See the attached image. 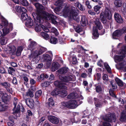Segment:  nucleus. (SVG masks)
Segmentation results:
<instances>
[{
  "label": "nucleus",
  "instance_id": "39",
  "mask_svg": "<svg viewBox=\"0 0 126 126\" xmlns=\"http://www.w3.org/2000/svg\"><path fill=\"white\" fill-rule=\"evenodd\" d=\"M41 35L44 39L46 40H47L49 38V35L45 32H41Z\"/></svg>",
  "mask_w": 126,
  "mask_h": 126
},
{
  "label": "nucleus",
  "instance_id": "30",
  "mask_svg": "<svg viewBox=\"0 0 126 126\" xmlns=\"http://www.w3.org/2000/svg\"><path fill=\"white\" fill-rule=\"evenodd\" d=\"M7 50L10 51L13 53H14L15 52L16 48V47L13 45H9L7 47Z\"/></svg>",
  "mask_w": 126,
  "mask_h": 126
},
{
  "label": "nucleus",
  "instance_id": "32",
  "mask_svg": "<svg viewBox=\"0 0 126 126\" xmlns=\"http://www.w3.org/2000/svg\"><path fill=\"white\" fill-rule=\"evenodd\" d=\"M51 70L53 71H55L58 69L59 67V64L58 63L54 62L52 64Z\"/></svg>",
  "mask_w": 126,
  "mask_h": 126
},
{
  "label": "nucleus",
  "instance_id": "55",
  "mask_svg": "<svg viewBox=\"0 0 126 126\" xmlns=\"http://www.w3.org/2000/svg\"><path fill=\"white\" fill-rule=\"evenodd\" d=\"M41 28L43 30L46 32H49V30L47 28L45 27L43 25H41Z\"/></svg>",
  "mask_w": 126,
  "mask_h": 126
},
{
  "label": "nucleus",
  "instance_id": "64",
  "mask_svg": "<svg viewBox=\"0 0 126 126\" xmlns=\"http://www.w3.org/2000/svg\"><path fill=\"white\" fill-rule=\"evenodd\" d=\"M48 106L49 107H51V106L54 105V103L53 101H50L47 103Z\"/></svg>",
  "mask_w": 126,
  "mask_h": 126
},
{
  "label": "nucleus",
  "instance_id": "57",
  "mask_svg": "<svg viewBox=\"0 0 126 126\" xmlns=\"http://www.w3.org/2000/svg\"><path fill=\"white\" fill-rule=\"evenodd\" d=\"M49 84V82H45L42 83L41 84V86L43 87H46Z\"/></svg>",
  "mask_w": 126,
  "mask_h": 126
},
{
  "label": "nucleus",
  "instance_id": "48",
  "mask_svg": "<svg viewBox=\"0 0 126 126\" xmlns=\"http://www.w3.org/2000/svg\"><path fill=\"white\" fill-rule=\"evenodd\" d=\"M44 79V75L42 74L37 77V81H38L40 82L41 81L43 80Z\"/></svg>",
  "mask_w": 126,
  "mask_h": 126
},
{
  "label": "nucleus",
  "instance_id": "12",
  "mask_svg": "<svg viewBox=\"0 0 126 126\" xmlns=\"http://www.w3.org/2000/svg\"><path fill=\"white\" fill-rule=\"evenodd\" d=\"M0 96L1 97V99L3 102L7 104L9 101V96L6 93L4 94L2 91H0Z\"/></svg>",
  "mask_w": 126,
  "mask_h": 126
},
{
  "label": "nucleus",
  "instance_id": "35",
  "mask_svg": "<svg viewBox=\"0 0 126 126\" xmlns=\"http://www.w3.org/2000/svg\"><path fill=\"white\" fill-rule=\"evenodd\" d=\"M102 79L104 83L105 84H109V82L110 81H109L108 76L107 74H104L103 75L102 77Z\"/></svg>",
  "mask_w": 126,
  "mask_h": 126
},
{
  "label": "nucleus",
  "instance_id": "49",
  "mask_svg": "<svg viewBox=\"0 0 126 126\" xmlns=\"http://www.w3.org/2000/svg\"><path fill=\"white\" fill-rule=\"evenodd\" d=\"M20 2L24 6H27L28 4V3L26 0H20Z\"/></svg>",
  "mask_w": 126,
  "mask_h": 126
},
{
  "label": "nucleus",
  "instance_id": "41",
  "mask_svg": "<svg viewBox=\"0 0 126 126\" xmlns=\"http://www.w3.org/2000/svg\"><path fill=\"white\" fill-rule=\"evenodd\" d=\"M26 95L31 97H32L33 96V93L30 89H29L28 91L26 92Z\"/></svg>",
  "mask_w": 126,
  "mask_h": 126
},
{
  "label": "nucleus",
  "instance_id": "2",
  "mask_svg": "<svg viewBox=\"0 0 126 126\" xmlns=\"http://www.w3.org/2000/svg\"><path fill=\"white\" fill-rule=\"evenodd\" d=\"M59 79L61 80V81L57 80L55 81L54 83L55 85L59 88V89H62L66 91L67 87L65 85H67L69 84L73 86L75 85V83L69 82V81L74 80L73 77L71 75L63 77L60 76Z\"/></svg>",
  "mask_w": 126,
  "mask_h": 126
},
{
  "label": "nucleus",
  "instance_id": "56",
  "mask_svg": "<svg viewBox=\"0 0 126 126\" xmlns=\"http://www.w3.org/2000/svg\"><path fill=\"white\" fill-rule=\"evenodd\" d=\"M85 4L87 7L89 9H91L92 8L90 4V3L88 0L85 3Z\"/></svg>",
  "mask_w": 126,
  "mask_h": 126
},
{
  "label": "nucleus",
  "instance_id": "25",
  "mask_svg": "<svg viewBox=\"0 0 126 126\" xmlns=\"http://www.w3.org/2000/svg\"><path fill=\"white\" fill-rule=\"evenodd\" d=\"M69 70L68 68L66 67L62 68L59 70L58 71L59 74H64L67 73Z\"/></svg>",
  "mask_w": 126,
  "mask_h": 126
},
{
  "label": "nucleus",
  "instance_id": "27",
  "mask_svg": "<svg viewBox=\"0 0 126 126\" xmlns=\"http://www.w3.org/2000/svg\"><path fill=\"white\" fill-rule=\"evenodd\" d=\"M78 97V95L77 93H73L68 95L67 98L68 99H70L76 98H77Z\"/></svg>",
  "mask_w": 126,
  "mask_h": 126
},
{
  "label": "nucleus",
  "instance_id": "19",
  "mask_svg": "<svg viewBox=\"0 0 126 126\" xmlns=\"http://www.w3.org/2000/svg\"><path fill=\"white\" fill-rule=\"evenodd\" d=\"M126 65V62L124 60H123L120 62L118 64H116V67L117 69L121 70L124 66Z\"/></svg>",
  "mask_w": 126,
  "mask_h": 126
},
{
  "label": "nucleus",
  "instance_id": "28",
  "mask_svg": "<svg viewBox=\"0 0 126 126\" xmlns=\"http://www.w3.org/2000/svg\"><path fill=\"white\" fill-rule=\"evenodd\" d=\"M104 12H102L100 14V20L101 22L104 24H106L107 22V20L106 19V17L104 15Z\"/></svg>",
  "mask_w": 126,
  "mask_h": 126
},
{
  "label": "nucleus",
  "instance_id": "11",
  "mask_svg": "<svg viewBox=\"0 0 126 126\" xmlns=\"http://www.w3.org/2000/svg\"><path fill=\"white\" fill-rule=\"evenodd\" d=\"M44 61L46 63V64L47 67H49L50 65L52 60L50 56L48 54L43 55Z\"/></svg>",
  "mask_w": 126,
  "mask_h": 126
},
{
  "label": "nucleus",
  "instance_id": "37",
  "mask_svg": "<svg viewBox=\"0 0 126 126\" xmlns=\"http://www.w3.org/2000/svg\"><path fill=\"white\" fill-rule=\"evenodd\" d=\"M78 7L79 9L81 11H84L85 8L84 6L78 2H77L75 4Z\"/></svg>",
  "mask_w": 126,
  "mask_h": 126
},
{
  "label": "nucleus",
  "instance_id": "22",
  "mask_svg": "<svg viewBox=\"0 0 126 126\" xmlns=\"http://www.w3.org/2000/svg\"><path fill=\"white\" fill-rule=\"evenodd\" d=\"M94 102L95 106L97 107L100 108L101 107V101L96 98L94 97Z\"/></svg>",
  "mask_w": 126,
  "mask_h": 126
},
{
  "label": "nucleus",
  "instance_id": "8",
  "mask_svg": "<svg viewBox=\"0 0 126 126\" xmlns=\"http://www.w3.org/2000/svg\"><path fill=\"white\" fill-rule=\"evenodd\" d=\"M51 94L52 96L58 95L61 97H63L66 96L67 93L65 90L56 88L51 92Z\"/></svg>",
  "mask_w": 126,
  "mask_h": 126
},
{
  "label": "nucleus",
  "instance_id": "4",
  "mask_svg": "<svg viewBox=\"0 0 126 126\" xmlns=\"http://www.w3.org/2000/svg\"><path fill=\"white\" fill-rule=\"evenodd\" d=\"M40 10V14L42 15L44 19H45L47 20H51L52 23L54 24H56L57 22L55 19L56 17L51 14H50L46 12L44 10Z\"/></svg>",
  "mask_w": 126,
  "mask_h": 126
},
{
  "label": "nucleus",
  "instance_id": "33",
  "mask_svg": "<svg viewBox=\"0 0 126 126\" xmlns=\"http://www.w3.org/2000/svg\"><path fill=\"white\" fill-rule=\"evenodd\" d=\"M20 106L18 105L17 106L15 112H13V113L16 117H19L20 115Z\"/></svg>",
  "mask_w": 126,
  "mask_h": 126
},
{
  "label": "nucleus",
  "instance_id": "26",
  "mask_svg": "<svg viewBox=\"0 0 126 126\" xmlns=\"http://www.w3.org/2000/svg\"><path fill=\"white\" fill-rule=\"evenodd\" d=\"M15 9L17 12H26L27 10L23 7L19 6L17 5L16 6Z\"/></svg>",
  "mask_w": 126,
  "mask_h": 126
},
{
  "label": "nucleus",
  "instance_id": "14",
  "mask_svg": "<svg viewBox=\"0 0 126 126\" xmlns=\"http://www.w3.org/2000/svg\"><path fill=\"white\" fill-rule=\"evenodd\" d=\"M48 119L51 123L57 124L59 122V119L57 117L54 116H48Z\"/></svg>",
  "mask_w": 126,
  "mask_h": 126
},
{
  "label": "nucleus",
  "instance_id": "42",
  "mask_svg": "<svg viewBox=\"0 0 126 126\" xmlns=\"http://www.w3.org/2000/svg\"><path fill=\"white\" fill-rule=\"evenodd\" d=\"M74 28L75 31L78 33L81 32L82 31V29L80 26L77 25L76 26H74Z\"/></svg>",
  "mask_w": 126,
  "mask_h": 126
},
{
  "label": "nucleus",
  "instance_id": "5",
  "mask_svg": "<svg viewBox=\"0 0 126 126\" xmlns=\"http://www.w3.org/2000/svg\"><path fill=\"white\" fill-rule=\"evenodd\" d=\"M2 24L4 27L2 30L3 36H4L9 33L10 30H12L13 25L12 23L8 24L7 21L5 19L2 20Z\"/></svg>",
  "mask_w": 126,
  "mask_h": 126
},
{
  "label": "nucleus",
  "instance_id": "1",
  "mask_svg": "<svg viewBox=\"0 0 126 126\" xmlns=\"http://www.w3.org/2000/svg\"><path fill=\"white\" fill-rule=\"evenodd\" d=\"M33 4L37 10V13H33L32 14V16L34 19L35 23L33 26L35 27L36 31L39 32L41 30V25H42L41 24L43 23L44 21V18L40 14V10H45L47 8L38 3H34Z\"/></svg>",
  "mask_w": 126,
  "mask_h": 126
},
{
  "label": "nucleus",
  "instance_id": "21",
  "mask_svg": "<svg viewBox=\"0 0 126 126\" xmlns=\"http://www.w3.org/2000/svg\"><path fill=\"white\" fill-rule=\"evenodd\" d=\"M93 36H92L93 39H96L98 37L99 35L98 32V30L96 27H93Z\"/></svg>",
  "mask_w": 126,
  "mask_h": 126
},
{
  "label": "nucleus",
  "instance_id": "18",
  "mask_svg": "<svg viewBox=\"0 0 126 126\" xmlns=\"http://www.w3.org/2000/svg\"><path fill=\"white\" fill-rule=\"evenodd\" d=\"M27 105L30 108L32 109L34 106V102L33 100L32 99H27L25 100Z\"/></svg>",
  "mask_w": 126,
  "mask_h": 126
},
{
  "label": "nucleus",
  "instance_id": "44",
  "mask_svg": "<svg viewBox=\"0 0 126 126\" xmlns=\"http://www.w3.org/2000/svg\"><path fill=\"white\" fill-rule=\"evenodd\" d=\"M115 80L119 86L121 87L123 86V83L120 79L118 78H117L115 79Z\"/></svg>",
  "mask_w": 126,
  "mask_h": 126
},
{
  "label": "nucleus",
  "instance_id": "36",
  "mask_svg": "<svg viewBox=\"0 0 126 126\" xmlns=\"http://www.w3.org/2000/svg\"><path fill=\"white\" fill-rule=\"evenodd\" d=\"M21 15V19L22 21H24L27 20L30 17L26 12H23Z\"/></svg>",
  "mask_w": 126,
  "mask_h": 126
},
{
  "label": "nucleus",
  "instance_id": "20",
  "mask_svg": "<svg viewBox=\"0 0 126 126\" xmlns=\"http://www.w3.org/2000/svg\"><path fill=\"white\" fill-rule=\"evenodd\" d=\"M34 24V23H33L32 20L30 17L27 20V22L25 23L26 26L29 27L33 26Z\"/></svg>",
  "mask_w": 126,
  "mask_h": 126
},
{
  "label": "nucleus",
  "instance_id": "43",
  "mask_svg": "<svg viewBox=\"0 0 126 126\" xmlns=\"http://www.w3.org/2000/svg\"><path fill=\"white\" fill-rule=\"evenodd\" d=\"M50 43L52 44H55L57 42V40L54 37L51 36L50 37Z\"/></svg>",
  "mask_w": 126,
  "mask_h": 126
},
{
  "label": "nucleus",
  "instance_id": "34",
  "mask_svg": "<svg viewBox=\"0 0 126 126\" xmlns=\"http://www.w3.org/2000/svg\"><path fill=\"white\" fill-rule=\"evenodd\" d=\"M87 23V21L86 17L84 16L81 17V20L80 21V23L81 25L83 26H86V24Z\"/></svg>",
  "mask_w": 126,
  "mask_h": 126
},
{
  "label": "nucleus",
  "instance_id": "62",
  "mask_svg": "<svg viewBox=\"0 0 126 126\" xmlns=\"http://www.w3.org/2000/svg\"><path fill=\"white\" fill-rule=\"evenodd\" d=\"M14 121H11V122H9L7 123V124L9 126H14L15 125Z\"/></svg>",
  "mask_w": 126,
  "mask_h": 126
},
{
  "label": "nucleus",
  "instance_id": "10",
  "mask_svg": "<svg viewBox=\"0 0 126 126\" xmlns=\"http://www.w3.org/2000/svg\"><path fill=\"white\" fill-rule=\"evenodd\" d=\"M105 9L104 15L106 18L109 20H110L111 18V15L110 12V8L109 5L107 3L105 4Z\"/></svg>",
  "mask_w": 126,
  "mask_h": 126
},
{
  "label": "nucleus",
  "instance_id": "40",
  "mask_svg": "<svg viewBox=\"0 0 126 126\" xmlns=\"http://www.w3.org/2000/svg\"><path fill=\"white\" fill-rule=\"evenodd\" d=\"M101 7L98 5L95 6L94 7V11L96 12V14H98L100 12V9Z\"/></svg>",
  "mask_w": 126,
  "mask_h": 126
},
{
  "label": "nucleus",
  "instance_id": "53",
  "mask_svg": "<svg viewBox=\"0 0 126 126\" xmlns=\"http://www.w3.org/2000/svg\"><path fill=\"white\" fill-rule=\"evenodd\" d=\"M109 82H110V84L111 85L113 89H115L117 88V86L115 84H113V81L112 80L111 81H110Z\"/></svg>",
  "mask_w": 126,
  "mask_h": 126
},
{
  "label": "nucleus",
  "instance_id": "17",
  "mask_svg": "<svg viewBox=\"0 0 126 126\" xmlns=\"http://www.w3.org/2000/svg\"><path fill=\"white\" fill-rule=\"evenodd\" d=\"M1 85L6 88L8 92L11 93L12 92L11 89L10 88V84L8 82H4L0 83Z\"/></svg>",
  "mask_w": 126,
  "mask_h": 126
},
{
  "label": "nucleus",
  "instance_id": "29",
  "mask_svg": "<svg viewBox=\"0 0 126 126\" xmlns=\"http://www.w3.org/2000/svg\"><path fill=\"white\" fill-rule=\"evenodd\" d=\"M120 120L121 122H126V112L125 111L122 112L121 113Z\"/></svg>",
  "mask_w": 126,
  "mask_h": 126
},
{
  "label": "nucleus",
  "instance_id": "61",
  "mask_svg": "<svg viewBox=\"0 0 126 126\" xmlns=\"http://www.w3.org/2000/svg\"><path fill=\"white\" fill-rule=\"evenodd\" d=\"M5 109L4 105H2L0 102V111H4L5 110Z\"/></svg>",
  "mask_w": 126,
  "mask_h": 126
},
{
  "label": "nucleus",
  "instance_id": "58",
  "mask_svg": "<svg viewBox=\"0 0 126 126\" xmlns=\"http://www.w3.org/2000/svg\"><path fill=\"white\" fill-rule=\"evenodd\" d=\"M35 52H36L38 56L42 54L43 52L42 51V50H40V48L38 50H36L35 51Z\"/></svg>",
  "mask_w": 126,
  "mask_h": 126
},
{
  "label": "nucleus",
  "instance_id": "9",
  "mask_svg": "<svg viewBox=\"0 0 126 126\" xmlns=\"http://www.w3.org/2000/svg\"><path fill=\"white\" fill-rule=\"evenodd\" d=\"M62 105L70 109H74L78 106L77 102L75 100H70L67 102H63Z\"/></svg>",
  "mask_w": 126,
  "mask_h": 126
},
{
  "label": "nucleus",
  "instance_id": "16",
  "mask_svg": "<svg viewBox=\"0 0 126 126\" xmlns=\"http://www.w3.org/2000/svg\"><path fill=\"white\" fill-rule=\"evenodd\" d=\"M36 42L34 41H31L28 46L27 48L31 51H32L36 48Z\"/></svg>",
  "mask_w": 126,
  "mask_h": 126
},
{
  "label": "nucleus",
  "instance_id": "54",
  "mask_svg": "<svg viewBox=\"0 0 126 126\" xmlns=\"http://www.w3.org/2000/svg\"><path fill=\"white\" fill-rule=\"evenodd\" d=\"M30 83L31 85H34L36 83V81L34 79L32 78H30Z\"/></svg>",
  "mask_w": 126,
  "mask_h": 126
},
{
  "label": "nucleus",
  "instance_id": "51",
  "mask_svg": "<svg viewBox=\"0 0 126 126\" xmlns=\"http://www.w3.org/2000/svg\"><path fill=\"white\" fill-rule=\"evenodd\" d=\"M96 92L98 93L101 92L102 91V89L101 86H97L96 88Z\"/></svg>",
  "mask_w": 126,
  "mask_h": 126
},
{
  "label": "nucleus",
  "instance_id": "50",
  "mask_svg": "<svg viewBox=\"0 0 126 126\" xmlns=\"http://www.w3.org/2000/svg\"><path fill=\"white\" fill-rule=\"evenodd\" d=\"M14 99L15 101L13 102V104L14 106V108L13 109V110L14 111V110H15L16 108V106L17 103V101H18L17 98L16 97L14 98Z\"/></svg>",
  "mask_w": 126,
  "mask_h": 126
},
{
  "label": "nucleus",
  "instance_id": "6",
  "mask_svg": "<svg viewBox=\"0 0 126 126\" xmlns=\"http://www.w3.org/2000/svg\"><path fill=\"white\" fill-rule=\"evenodd\" d=\"M105 121L103 122V126H111V125L108 122H115V117L114 115L110 113L106 115L103 117Z\"/></svg>",
  "mask_w": 126,
  "mask_h": 126
},
{
  "label": "nucleus",
  "instance_id": "23",
  "mask_svg": "<svg viewBox=\"0 0 126 126\" xmlns=\"http://www.w3.org/2000/svg\"><path fill=\"white\" fill-rule=\"evenodd\" d=\"M37 55L35 51L34 52L32 53L31 55H29L28 58L30 60L32 59V60L34 61L38 56Z\"/></svg>",
  "mask_w": 126,
  "mask_h": 126
},
{
  "label": "nucleus",
  "instance_id": "24",
  "mask_svg": "<svg viewBox=\"0 0 126 126\" xmlns=\"http://www.w3.org/2000/svg\"><path fill=\"white\" fill-rule=\"evenodd\" d=\"M94 23L97 28L99 30H100L102 28V26L98 18H97L95 19Z\"/></svg>",
  "mask_w": 126,
  "mask_h": 126
},
{
  "label": "nucleus",
  "instance_id": "15",
  "mask_svg": "<svg viewBox=\"0 0 126 126\" xmlns=\"http://www.w3.org/2000/svg\"><path fill=\"white\" fill-rule=\"evenodd\" d=\"M114 18L115 21L118 23H122L123 20L121 16L117 13H115L114 15Z\"/></svg>",
  "mask_w": 126,
  "mask_h": 126
},
{
  "label": "nucleus",
  "instance_id": "7",
  "mask_svg": "<svg viewBox=\"0 0 126 126\" xmlns=\"http://www.w3.org/2000/svg\"><path fill=\"white\" fill-rule=\"evenodd\" d=\"M118 53L121 55H116L114 57V59L116 62V61L121 62L123 60V58L125 57V55L126 54V46H123L121 50L118 52Z\"/></svg>",
  "mask_w": 126,
  "mask_h": 126
},
{
  "label": "nucleus",
  "instance_id": "63",
  "mask_svg": "<svg viewBox=\"0 0 126 126\" xmlns=\"http://www.w3.org/2000/svg\"><path fill=\"white\" fill-rule=\"evenodd\" d=\"M92 68H90L88 69V74L89 75V77H90L91 75L92 74Z\"/></svg>",
  "mask_w": 126,
  "mask_h": 126
},
{
  "label": "nucleus",
  "instance_id": "3",
  "mask_svg": "<svg viewBox=\"0 0 126 126\" xmlns=\"http://www.w3.org/2000/svg\"><path fill=\"white\" fill-rule=\"evenodd\" d=\"M70 9L69 10L68 8L65 9L63 11L64 14L70 18H73L77 22H79V19L78 16L79 10L77 8L73 6L71 7Z\"/></svg>",
  "mask_w": 126,
  "mask_h": 126
},
{
  "label": "nucleus",
  "instance_id": "52",
  "mask_svg": "<svg viewBox=\"0 0 126 126\" xmlns=\"http://www.w3.org/2000/svg\"><path fill=\"white\" fill-rule=\"evenodd\" d=\"M51 31L52 32L54 33L56 35H58L59 34V33L57 32V30L55 28L53 27L52 28Z\"/></svg>",
  "mask_w": 126,
  "mask_h": 126
},
{
  "label": "nucleus",
  "instance_id": "45",
  "mask_svg": "<svg viewBox=\"0 0 126 126\" xmlns=\"http://www.w3.org/2000/svg\"><path fill=\"white\" fill-rule=\"evenodd\" d=\"M1 38V40L0 41L1 44L2 45H5L7 43L8 40V39L5 37H2Z\"/></svg>",
  "mask_w": 126,
  "mask_h": 126
},
{
  "label": "nucleus",
  "instance_id": "38",
  "mask_svg": "<svg viewBox=\"0 0 126 126\" xmlns=\"http://www.w3.org/2000/svg\"><path fill=\"white\" fill-rule=\"evenodd\" d=\"M42 91L41 90L37 91L35 94V99H38L41 95L42 94Z\"/></svg>",
  "mask_w": 126,
  "mask_h": 126
},
{
  "label": "nucleus",
  "instance_id": "47",
  "mask_svg": "<svg viewBox=\"0 0 126 126\" xmlns=\"http://www.w3.org/2000/svg\"><path fill=\"white\" fill-rule=\"evenodd\" d=\"M63 2V0H58L55 3V5L56 6H61Z\"/></svg>",
  "mask_w": 126,
  "mask_h": 126
},
{
  "label": "nucleus",
  "instance_id": "31",
  "mask_svg": "<svg viewBox=\"0 0 126 126\" xmlns=\"http://www.w3.org/2000/svg\"><path fill=\"white\" fill-rule=\"evenodd\" d=\"M114 4L116 7L119 8L122 6L123 2L122 0H116L114 1Z\"/></svg>",
  "mask_w": 126,
  "mask_h": 126
},
{
  "label": "nucleus",
  "instance_id": "60",
  "mask_svg": "<svg viewBox=\"0 0 126 126\" xmlns=\"http://www.w3.org/2000/svg\"><path fill=\"white\" fill-rule=\"evenodd\" d=\"M109 92L110 95L114 97H116V96L113 93V91L112 90H110Z\"/></svg>",
  "mask_w": 126,
  "mask_h": 126
},
{
  "label": "nucleus",
  "instance_id": "59",
  "mask_svg": "<svg viewBox=\"0 0 126 126\" xmlns=\"http://www.w3.org/2000/svg\"><path fill=\"white\" fill-rule=\"evenodd\" d=\"M77 63V59L75 57H73L72 58V63L73 64H76Z\"/></svg>",
  "mask_w": 126,
  "mask_h": 126
},
{
  "label": "nucleus",
  "instance_id": "13",
  "mask_svg": "<svg viewBox=\"0 0 126 126\" xmlns=\"http://www.w3.org/2000/svg\"><path fill=\"white\" fill-rule=\"evenodd\" d=\"M123 33V32L121 29L116 30L113 33V37L114 39H117L121 36Z\"/></svg>",
  "mask_w": 126,
  "mask_h": 126
},
{
  "label": "nucleus",
  "instance_id": "46",
  "mask_svg": "<svg viewBox=\"0 0 126 126\" xmlns=\"http://www.w3.org/2000/svg\"><path fill=\"white\" fill-rule=\"evenodd\" d=\"M23 50L22 47H19L17 49L16 54L17 56H19L21 55V53Z\"/></svg>",
  "mask_w": 126,
  "mask_h": 126
}]
</instances>
